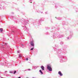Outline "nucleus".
<instances>
[{
    "mask_svg": "<svg viewBox=\"0 0 78 78\" xmlns=\"http://www.w3.org/2000/svg\"><path fill=\"white\" fill-rule=\"evenodd\" d=\"M47 69L49 70V71H52V68H51V66H49V65H47Z\"/></svg>",
    "mask_w": 78,
    "mask_h": 78,
    "instance_id": "f257e3e1",
    "label": "nucleus"
},
{
    "mask_svg": "<svg viewBox=\"0 0 78 78\" xmlns=\"http://www.w3.org/2000/svg\"><path fill=\"white\" fill-rule=\"evenodd\" d=\"M3 78V77H2V78Z\"/></svg>",
    "mask_w": 78,
    "mask_h": 78,
    "instance_id": "4468645a",
    "label": "nucleus"
},
{
    "mask_svg": "<svg viewBox=\"0 0 78 78\" xmlns=\"http://www.w3.org/2000/svg\"><path fill=\"white\" fill-rule=\"evenodd\" d=\"M39 72H40V73H42V74L43 73L42 72V71H41V70H39Z\"/></svg>",
    "mask_w": 78,
    "mask_h": 78,
    "instance_id": "423d86ee",
    "label": "nucleus"
},
{
    "mask_svg": "<svg viewBox=\"0 0 78 78\" xmlns=\"http://www.w3.org/2000/svg\"><path fill=\"white\" fill-rule=\"evenodd\" d=\"M30 44L31 46H34V43L33 42H30Z\"/></svg>",
    "mask_w": 78,
    "mask_h": 78,
    "instance_id": "7ed1b4c3",
    "label": "nucleus"
},
{
    "mask_svg": "<svg viewBox=\"0 0 78 78\" xmlns=\"http://www.w3.org/2000/svg\"><path fill=\"white\" fill-rule=\"evenodd\" d=\"M31 3H32V2H31Z\"/></svg>",
    "mask_w": 78,
    "mask_h": 78,
    "instance_id": "2eb2a0df",
    "label": "nucleus"
},
{
    "mask_svg": "<svg viewBox=\"0 0 78 78\" xmlns=\"http://www.w3.org/2000/svg\"><path fill=\"white\" fill-rule=\"evenodd\" d=\"M18 78H21V77H19Z\"/></svg>",
    "mask_w": 78,
    "mask_h": 78,
    "instance_id": "f8f14e48",
    "label": "nucleus"
},
{
    "mask_svg": "<svg viewBox=\"0 0 78 78\" xmlns=\"http://www.w3.org/2000/svg\"><path fill=\"white\" fill-rule=\"evenodd\" d=\"M33 49H34V48H32L31 49V50H33Z\"/></svg>",
    "mask_w": 78,
    "mask_h": 78,
    "instance_id": "0eeeda50",
    "label": "nucleus"
},
{
    "mask_svg": "<svg viewBox=\"0 0 78 78\" xmlns=\"http://www.w3.org/2000/svg\"><path fill=\"white\" fill-rule=\"evenodd\" d=\"M41 68L42 70H44V66H42L41 67Z\"/></svg>",
    "mask_w": 78,
    "mask_h": 78,
    "instance_id": "20e7f679",
    "label": "nucleus"
},
{
    "mask_svg": "<svg viewBox=\"0 0 78 78\" xmlns=\"http://www.w3.org/2000/svg\"><path fill=\"white\" fill-rule=\"evenodd\" d=\"M58 74H59L60 76H62V74L61 73V71H59L58 72Z\"/></svg>",
    "mask_w": 78,
    "mask_h": 78,
    "instance_id": "f03ea898",
    "label": "nucleus"
},
{
    "mask_svg": "<svg viewBox=\"0 0 78 78\" xmlns=\"http://www.w3.org/2000/svg\"><path fill=\"white\" fill-rule=\"evenodd\" d=\"M19 57H21V56H20V55H19Z\"/></svg>",
    "mask_w": 78,
    "mask_h": 78,
    "instance_id": "9b49d317",
    "label": "nucleus"
},
{
    "mask_svg": "<svg viewBox=\"0 0 78 78\" xmlns=\"http://www.w3.org/2000/svg\"><path fill=\"white\" fill-rule=\"evenodd\" d=\"M68 39H69V37H68Z\"/></svg>",
    "mask_w": 78,
    "mask_h": 78,
    "instance_id": "ddd939ff",
    "label": "nucleus"
},
{
    "mask_svg": "<svg viewBox=\"0 0 78 78\" xmlns=\"http://www.w3.org/2000/svg\"><path fill=\"white\" fill-rule=\"evenodd\" d=\"M16 73V71H15V72L13 73H14V74H15V73Z\"/></svg>",
    "mask_w": 78,
    "mask_h": 78,
    "instance_id": "6e6552de",
    "label": "nucleus"
},
{
    "mask_svg": "<svg viewBox=\"0 0 78 78\" xmlns=\"http://www.w3.org/2000/svg\"><path fill=\"white\" fill-rule=\"evenodd\" d=\"M20 52V51H18L17 52L19 53Z\"/></svg>",
    "mask_w": 78,
    "mask_h": 78,
    "instance_id": "9d476101",
    "label": "nucleus"
},
{
    "mask_svg": "<svg viewBox=\"0 0 78 78\" xmlns=\"http://www.w3.org/2000/svg\"><path fill=\"white\" fill-rule=\"evenodd\" d=\"M26 60H27V61H28V58H27V59H26Z\"/></svg>",
    "mask_w": 78,
    "mask_h": 78,
    "instance_id": "1a4fd4ad",
    "label": "nucleus"
},
{
    "mask_svg": "<svg viewBox=\"0 0 78 78\" xmlns=\"http://www.w3.org/2000/svg\"><path fill=\"white\" fill-rule=\"evenodd\" d=\"M3 29L2 28H0V31L1 32H2L3 31Z\"/></svg>",
    "mask_w": 78,
    "mask_h": 78,
    "instance_id": "39448f33",
    "label": "nucleus"
}]
</instances>
